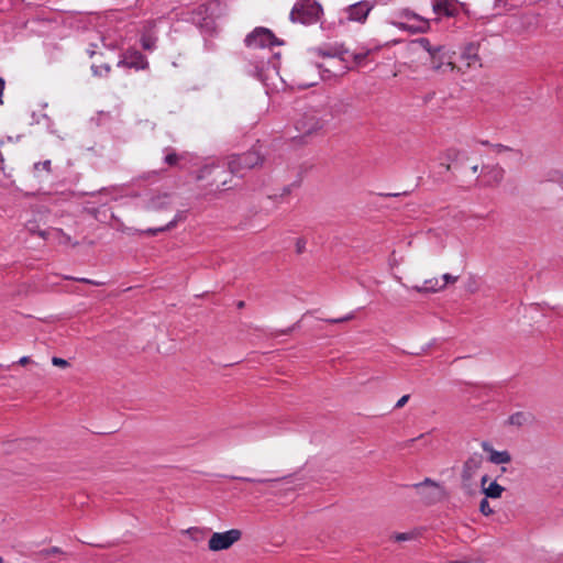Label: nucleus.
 Wrapping results in <instances>:
<instances>
[{
  "label": "nucleus",
  "mask_w": 563,
  "mask_h": 563,
  "mask_svg": "<svg viewBox=\"0 0 563 563\" xmlns=\"http://www.w3.org/2000/svg\"><path fill=\"white\" fill-rule=\"evenodd\" d=\"M263 163L264 156L255 147L245 153L233 154L228 157V168L230 173L240 177H243L247 170L262 166Z\"/></svg>",
  "instance_id": "obj_1"
},
{
  "label": "nucleus",
  "mask_w": 563,
  "mask_h": 563,
  "mask_svg": "<svg viewBox=\"0 0 563 563\" xmlns=\"http://www.w3.org/2000/svg\"><path fill=\"white\" fill-rule=\"evenodd\" d=\"M322 7L316 0H298L290 11L291 22L301 24H313L318 22Z\"/></svg>",
  "instance_id": "obj_2"
},
{
  "label": "nucleus",
  "mask_w": 563,
  "mask_h": 563,
  "mask_svg": "<svg viewBox=\"0 0 563 563\" xmlns=\"http://www.w3.org/2000/svg\"><path fill=\"white\" fill-rule=\"evenodd\" d=\"M324 126L325 120L320 118L316 111L305 112L295 123V128L301 136L318 135Z\"/></svg>",
  "instance_id": "obj_3"
},
{
  "label": "nucleus",
  "mask_w": 563,
  "mask_h": 563,
  "mask_svg": "<svg viewBox=\"0 0 563 563\" xmlns=\"http://www.w3.org/2000/svg\"><path fill=\"white\" fill-rule=\"evenodd\" d=\"M244 43L247 47L264 48L283 45V41L278 40L274 33L266 27H255L246 35Z\"/></svg>",
  "instance_id": "obj_4"
},
{
  "label": "nucleus",
  "mask_w": 563,
  "mask_h": 563,
  "mask_svg": "<svg viewBox=\"0 0 563 563\" xmlns=\"http://www.w3.org/2000/svg\"><path fill=\"white\" fill-rule=\"evenodd\" d=\"M412 487L417 490L422 501L428 505L439 503L445 497L444 487L431 478L413 484Z\"/></svg>",
  "instance_id": "obj_5"
},
{
  "label": "nucleus",
  "mask_w": 563,
  "mask_h": 563,
  "mask_svg": "<svg viewBox=\"0 0 563 563\" xmlns=\"http://www.w3.org/2000/svg\"><path fill=\"white\" fill-rule=\"evenodd\" d=\"M454 52L446 49L444 45H437L430 56L431 69L435 73L454 71L457 67L453 62Z\"/></svg>",
  "instance_id": "obj_6"
},
{
  "label": "nucleus",
  "mask_w": 563,
  "mask_h": 563,
  "mask_svg": "<svg viewBox=\"0 0 563 563\" xmlns=\"http://www.w3.org/2000/svg\"><path fill=\"white\" fill-rule=\"evenodd\" d=\"M483 464V455L479 453H473L470 455L466 461L463 463L461 479H462V488L470 493L472 489V481L476 475L477 471L481 468Z\"/></svg>",
  "instance_id": "obj_7"
},
{
  "label": "nucleus",
  "mask_w": 563,
  "mask_h": 563,
  "mask_svg": "<svg viewBox=\"0 0 563 563\" xmlns=\"http://www.w3.org/2000/svg\"><path fill=\"white\" fill-rule=\"evenodd\" d=\"M241 538L242 531L239 529H231L225 532H214L209 539L208 547L211 551L227 550Z\"/></svg>",
  "instance_id": "obj_8"
},
{
  "label": "nucleus",
  "mask_w": 563,
  "mask_h": 563,
  "mask_svg": "<svg viewBox=\"0 0 563 563\" xmlns=\"http://www.w3.org/2000/svg\"><path fill=\"white\" fill-rule=\"evenodd\" d=\"M118 66L140 70L146 69L148 67V62L141 52L126 51L122 58L118 62Z\"/></svg>",
  "instance_id": "obj_9"
},
{
  "label": "nucleus",
  "mask_w": 563,
  "mask_h": 563,
  "mask_svg": "<svg viewBox=\"0 0 563 563\" xmlns=\"http://www.w3.org/2000/svg\"><path fill=\"white\" fill-rule=\"evenodd\" d=\"M373 9V4L368 1H360L351 4L347 9V20L363 23L367 19L368 13Z\"/></svg>",
  "instance_id": "obj_10"
},
{
  "label": "nucleus",
  "mask_w": 563,
  "mask_h": 563,
  "mask_svg": "<svg viewBox=\"0 0 563 563\" xmlns=\"http://www.w3.org/2000/svg\"><path fill=\"white\" fill-rule=\"evenodd\" d=\"M172 205L170 194L164 192L152 196L145 203L144 208L147 211L158 212L168 209Z\"/></svg>",
  "instance_id": "obj_11"
},
{
  "label": "nucleus",
  "mask_w": 563,
  "mask_h": 563,
  "mask_svg": "<svg viewBox=\"0 0 563 563\" xmlns=\"http://www.w3.org/2000/svg\"><path fill=\"white\" fill-rule=\"evenodd\" d=\"M479 46V42H470L464 45L461 57L466 62L467 67H472L477 64L481 66V58L478 55Z\"/></svg>",
  "instance_id": "obj_12"
},
{
  "label": "nucleus",
  "mask_w": 563,
  "mask_h": 563,
  "mask_svg": "<svg viewBox=\"0 0 563 563\" xmlns=\"http://www.w3.org/2000/svg\"><path fill=\"white\" fill-rule=\"evenodd\" d=\"M482 449L489 453V462L493 464H507L511 462V455L508 451H496L487 441L482 442Z\"/></svg>",
  "instance_id": "obj_13"
},
{
  "label": "nucleus",
  "mask_w": 563,
  "mask_h": 563,
  "mask_svg": "<svg viewBox=\"0 0 563 563\" xmlns=\"http://www.w3.org/2000/svg\"><path fill=\"white\" fill-rule=\"evenodd\" d=\"M540 18L534 12H526L519 16V30L522 32H533L539 27Z\"/></svg>",
  "instance_id": "obj_14"
},
{
  "label": "nucleus",
  "mask_w": 563,
  "mask_h": 563,
  "mask_svg": "<svg viewBox=\"0 0 563 563\" xmlns=\"http://www.w3.org/2000/svg\"><path fill=\"white\" fill-rule=\"evenodd\" d=\"M155 24L153 22H148L145 26L144 32L141 36V46L145 51H154L156 48L157 36L154 32Z\"/></svg>",
  "instance_id": "obj_15"
},
{
  "label": "nucleus",
  "mask_w": 563,
  "mask_h": 563,
  "mask_svg": "<svg viewBox=\"0 0 563 563\" xmlns=\"http://www.w3.org/2000/svg\"><path fill=\"white\" fill-rule=\"evenodd\" d=\"M533 422L534 416L529 411H517L508 418V423L518 428L532 424Z\"/></svg>",
  "instance_id": "obj_16"
},
{
  "label": "nucleus",
  "mask_w": 563,
  "mask_h": 563,
  "mask_svg": "<svg viewBox=\"0 0 563 563\" xmlns=\"http://www.w3.org/2000/svg\"><path fill=\"white\" fill-rule=\"evenodd\" d=\"M432 8L437 14H444L446 16H453L457 12L452 0H434Z\"/></svg>",
  "instance_id": "obj_17"
},
{
  "label": "nucleus",
  "mask_w": 563,
  "mask_h": 563,
  "mask_svg": "<svg viewBox=\"0 0 563 563\" xmlns=\"http://www.w3.org/2000/svg\"><path fill=\"white\" fill-rule=\"evenodd\" d=\"M185 219H186V211H178L176 213L175 218L172 221H169L166 225L161 227V228H150V229L143 231V233L148 234V235H156L157 233L172 230L173 228H175L177 225L178 222L184 221Z\"/></svg>",
  "instance_id": "obj_18"
},
{
  "label": "nucleus",
  "mask_w": 563,
  "mask_h": 563,
  "mask_svg": "<svg viewBox=\"0 0 563 563\" xmlns=\"http://www.w3.org/2000/svg\"><path fill=\"white\" fill-rule=\"evenodd\" d=\"M166 155L164 162L170 167L184 168L183 162L186 159L184 154L176 153L173 148H165Z\"/></svg>",
  "instance_id": "obj_19"
},
{
  "label": "nucleus",
  "mask_w": 563,
  "mask_h": 563,
  "mask_svg": "<svg viewBox=\"0 0 563 563\" xmlns=\"http://www.w3.org/2000/svg\"><path fill=\"white\" fill-rule=\"evenodd\" d=\"M445 288V284H441L440 279L431 278L424 280L422 286H413L412 289L418 292H435Z\"/></svg>",
  "instance_id": "obj_20"
},
{
  "label": "nucleus",
  "mask_w": 563,
  "mask_h": 563,
  "mask_svg": "<svg viewBox=\"0 0 563 563\" xmlns=\"http://www.w3.org/2000/svg\"><path fill=\"white\" fill-rule=\"evenodd\" d=\"M505 492V487L499 485L496 481L489 483L487 487H484V495L486 498H500L503 493Z\"/></svg>",
  "instance_id": "obj_21"
},
{
  "label": "nucleus",
  "mask_w": 563,
  "mask_h": 563,
  "mask_svg": "<svg viewBox=\"0 0 563 563\" xmlns=\"http://www.w3.org/2000/svg\"><path fill=\"white\" fill-rule=\"evenodd\" d=\"M349 51L344 48L343 45L331 47L328 51H323L321 48L318 49V54L323 57H334L339 56L341 59H344V55L347 54Z\"/></svg>",
  "instance_id": "obj_22"
},
{
  "label": "nucleus",
  "mask_w": 563,
  "mask_h": 563,
  "mask_svg": "<svg viewBox=\"0 0 563 563\" xmlns=\"http://www.w3.org/2000/svg\"><path fill=\"white\" fill-rule=\"evenodd\" d=\"M483 169H489L488 170L489 184L497 185L504 178L505 170L499 166H493V167L484 166Z\"/></svg>",
  "instance_id": "obj_23"
},
{
  "label": "nucleus",
  "mask_w": 563,
  "mask_h": 563,
  "mask_svg": "<svg viewBox=\"0 0 563 563\" xmlns=\"http://www.w3.org/2000/svg\"><path fill=\"white\" fill-rule=\"evenodd\" d=\"M411 18L416 19L419 21V24H416V25H409L407 26V29L410 31V32H413V33H424L429 30L430 27V24H429V21L428 20H424L422 18H420L418 14L416 13H411Z\"/></svg>",
  "instance_id": "obj_24"
},
{
  "label": "nucleus",
  "mask_w": 563,
  "mask_h": 563,
  "mask_svg": "<svg viewBox=\"0 0 563 563\" xmlns=\"http://www.w3.org/2000/svg\"><path fill=\"white\" fill-rule=\"evenodd\" d=\"M91 70H92L95 76L103 77V76H108L109 75V73L111 70V67L107 63H103V64H100V65L92 64L91 65Z\"/></svg>",
  "instance_id": "obj_25"
},
{
  "label": "nucleus",
  "mask_w": 563,
  "mask_h": 563,
  "mask_svg": "<svg viewBox=\"0 0 563 563\" xmlns=\"http://www.w3.org/2000/svg\"><path fill=\"white\" fill-rule=\"evenodd\" d=\"M412 45H418L420 46L421 48H423L426 52L429 53V55L432 53L433 49L437 48V46H433L429 38L427 37H419V38H416L411 42Z\"/></svg>",
  "instance_id": "obj_26"
},
{
  "label": "nucleus",
  "mask_w": 563,
  "mask_h": 563,
  "mask_svg": "<svg viewBox=\"0 0 563 563\" xmlns=\"http://www.w3.org/2000/svg\"><path fill=\"white\" fill-rule=\"evenodd\" d=\"M462 155L465 156V154L462 151L454 147L448 148L443 154L444 158L448 162H456Z\"/></svg>",
  "instance_id": "obj_27"
},
{
  "label": "nucleus",
  "mask_w": 563,
  "mask_h": 563,
  "mask_svg": "<svg viewBox=\"0 0 563 563\" xmlns=\"http://www.w3.org/2000/svg\"><path fill=\"white\" fill-rule=\"evenodd\" d=\"M523 1L525 0H495V7L508 10V9L517 7L519 3L523 2Z\"/></svg>",
  "instance_id": "obj_28"
},
{
  "label": "nucleus",
  "mask_w": 563,
  "mask_h": 563,
  "mask_svg": "<svg viewBox=\"0 0 563 563\" xmlns=\"http://www.w3.org/2000/svg\"><path fill=\"white\" fill-rule=\"evenodd\" d=\"M479 511L486 517L492 516L495 512L486 496L479 503Z\"/></svg>",
  "instance_id": "obj_29"
},
{
  "label": "nucleus",
  "mask_w": 563,
  "mask_h": 563,
  "mask_svg": "<svg viewBox=\"0 0 563 563\" xmlns=\"http://www.w3.org/2000/svg\"><path fill=\"white\" fill-rule=\"evenodd\" d=\"M354 317H355L354 313L351 312L341 318H329V319H324L323 321H325L327 323H330V324H336V323L350 321V320L354 319Z\"/></svg>",
  "instance_id": "obj_30"
},
{
  "label": "nucleus",
  "mask_w": 563,
  "mask_h": 563,
  "mask_svg": "<svg viewBox=\"0 0 563 563\" xmlns=\"http://www.w3.org/2000/svg\"><path fill=\"white\" fill-rule=\"evenodd\" d=\"M63 553L62 549L58 547H52L49 549H44L38 552V555L42 558H48L54 554H60Z\"/></svg>",
  "instance_id": "obj_31"
},
{
  "label": "nucleus",
  "mask_w": 563,
  "mask_h": 563,
  "mask_svg": "<svg viewBox=\"0 0 563 563\" xmlns=\"http://www.w3.org/2000/svg\"><path fill=\"white\" fill-rule=\"evenodd\" d=\"M51 161L49 159H46L44 162H37L34 164L33 168L35 172H38L41 169L47 172V173H51L52 168H51Z\"/></svg>",
  "instance_id": "obj_32"
},
{
  "label": "nucleus",
  "mask_w": 563,
  "mask_h": 563,
  "mask_svg": "<svg viewBox=\"0 0 563 563\" xmlns=\"http://www.w3.org/2000/svg\"><path fill=\"white\" fill-rule=\"evenodd\" d=\"M369 52H371L369 49H366L364 52L353 53L352 58L357 65H361L366 59Z\"/></svg>",
  "instance_id": "obj_33"
},
{
  "label": "nucleus",
  "mask_w": 563,
  "mask_h": 563,
  "mask_svg": "<svg viewBox=\"0 0 563 563\" xmlns=\"http://www.w3.org/2000/svg\"><path fill=\"white\" fill-rule=\"evenodd\" d=\"M492 148L497 153V154H500V153H504V152H515L514 148L507 146V145H504V144H493L492 145ZM517 154H521L519 151H516Z\"/></svg>",
  "instance_id": "obj_34"
},
{
  "label": "nucleus",
  "mask_w": 563,
  "mask_h": 563,
  "mask_svg": "<svg viewBox=\"0 0 563 563\" xmlns=\"http://www.w3.org/2000/svg\"><path fill=\"white\" fill-rule=\"evenodd\" d=\"M231 479L242 481V482H250V483H266V482H273L274 479H255L250 477H241V476H231Z\"/></svg>",
  "instance_id": "obj_35"
},
{
  "label": "nucleus",
  "mask_w": 563,
  "mask_h": 563,
  "mask_svg": "<svg viewBox=\"0 0 563 563\" xmlns=\"http://www.w3.org/2000/svg\"><path fill=\"white\" fill-rule=\"evenodd\" d=\"M52 363L54 366H58V367H63V368H66L69 366V363L67 360L65 358H62V357H57V356H54L52 358Z\"/></svg>",
  "instance_id": "obj_36"
},
{
  "label": "nucleus",
  "mask_w": 563,
  "mask_h": 563,
  "mask_svg": "<svg viewBox=\"0 0 563 563\" xmlns=\"http://www.w3.org/2000/svg\"><path fill=\"white\" fill-rule=\"evenodd\" d=\"M306 243H307V242H306V240H305V239H302V238H300V239H298V240H297V242H296V252H297L298 254H301V253H303V252H305V250H306Z\"/></svg>",
  "instance_id": "obj_37"
},
{
  "label": "nucleus",
  "mask_w": 563,
  "mask_h": 563,
  "mask_svg": "<svg viewBox=\"0 0 563 563\" xmlns=\"http://www.w3.org/2000/svg\"><path fill=\"white\" fill-rule=\"evenodd\" d=\"M214 169V167L206 166L202 169H200L199 175L197 176V179L200 180L205 178L207 175L211 174V172Z\"/></svg>",
  "instance_id": "obj_38"
},
{
  "label": "nucleus",
  "mask_w": 563,
  "mask_h": 563,
  "mask_svg": "<svg viewBox=\"0 0 563 563\" xmlns=\"http://www.w3.org/2000/svg\"><path fill=\"white\" fill-rule=\"evenodd\" d=\"M457 279H459L457 276H453V275L446 273L442 276V280H443L442 284H445V286H446L449 283H455Z\"/></svg>",
  "instance_id": "obj_39"
},
{
  "label": "nucleus",
  "mask_w": 563,
  "mask_h": 563,
  "mask_svg": "<svg viewBox=\"0 0 563 563\" xmlns=\"http://www.w3.org/2000/svg\"><path fill=\"white\" fill-rule=\"evenodd\" d=\"M410 396L409 395H404L395 405V408L396 409H400L402 408L407 401L409 400Z\"/></svg>",
  "instance_id": "obj_40"
},
{
  "label": "nucleus",
  "mask_w": 563,
  "mask_h": 563,
  "mask_svg": "<svg viewBox=\"0 0 563 563\" xmlns=\"http://www.w3.org/2000/svg\"><path fill=\"white\" fill-rule=\"evenodd\" d=\"M74 279L78 280V282H81V283L96 285V286L102 285V283L93 282V280H90V279H87V278H74Z\"/></svg>",
  "instance_id": "obj_41"
},
{
  "label": "nucleus",
  "mask_w": 563,
  "mask_h": 563,
  "mask_svg": "<svg viewBox=\"0 0 563 563\" xmlns=\"http://www.w3.org/2000/svg\"><path fill=\"white\" fill-rule=\"evenodd\" d=\"M395 539L397 541H406V540H409L410 539V534L408 533H398Z\"/></svg>",
  "instance_id": "obj_42"
},
{
  "label": "nucleus",
  "mask_w": 563,
  "mask_h": 563,
  "mask_svg": "<svg viewBox=\"0 0 563 563\" xmlns=\"http://www.w3.org/2000/svg\"><path fill=\"white\" fill-rule=\"evenodd\" d=\"M487 482H488V475L482 476V478H481L482 493H484V487H487V485H486Z\"/></svg>",
  "instance_id": "obj_43"
},
{
  "label": "nucleus",
  "mask_w": 563,
  "mask_h": 563,
  "mask_svg": "<svg viewBox=\"0 0 563 563\" xmlns=\"http://www.w3.org/2000/svg\"><path fill=\"white\" fill-rule=\"evenodd\" d=\"M30 361H31V360H30V357H29V356H23V357H21V358L18 361V364H20V365L24 366V365L29 364V363H30Z\"/></svg>",
  "instance_id": "obj_44"
},
{
  "label": "nucleus",
  "mask_w": 563,
  "mask_h": 563,
  "mask_svg": "<svg viewBox=\"0 0 563 563\" xmlns=\"http://www.w3.org/2000/svg\"><path fill=\"white\" fill-rule=\"evenodd\" d=\"M423 437H424V435H423V434H421V435H419V437L417 438V440L422 439ZM415 441H416V439H410V440L406 441V442L404 443V445H402V446H404V448H407V446L411 445Z\"/></svg>",
  "instance_id": "obj_45"
},
{
  "label": "nucleus",
  "mask_w": 563,
  "mask_h": 563,
  "mask_svg": "<svg viewBox=\"0 0 563 563\" xmlns=\"http://www.w3.org/2000/svg\"><path fill=\"white\" fill-rule=\"evenodd\" d=\"M3 89H4V80L2 78H0V98H2ZM1 103H2V99H0V104Z\"/></svg>",
  "instance_id": "obj_46"
},
{
  "label": "nucleus",
  "mask_w": 563,
  "mask_h": 563,
  "mask_svg": "<svg viewBox=\"0 0 563 563\" xmlns=\"http://www.w3.org/2000/svg\"><path fill=\"white\" fill-rule=\"evenodd\" d=\"M206 11H207V9L205 8V5H200V7L198 8V10H197V14H199V15H200V14L205 13Z\"/></svg>",
  "instance_id": "obj_47"
},
{
  "label": "nucleus",
  "mask_w": 563,
  "mask_h": 563,
  "mask_svg": "<svg viewBox=\"0 0 563 563\" xmlns=\"http://www.w3.org/2000/svg\"><path fill=\"white\" fill-rule=\"evenodd\" d=\"M236 307H238L239 309H242V308H244V307H245V302H244V301H242V300H240V301H238V302H236Z\"/></svg>",
  "instance_id": "obj_48"
},
{
  "label": "nucleus",
  "mask_w": 563,
  "mask_h": 563,
  "mask_svg": "<svg viewBox=\"0 0 563 563\" xmlns=\"http://www.w3.org/2000/svg\"><path fill=\"white\" fill-rule=\"evenodd\" d=\"M441 166H443L446 172H449L451 169V165L449 163L448 164L442 163Z\"/></svg>",
  "instance_id": "obj_49"
},
{
  "label": "nucleus",
  "mask_w": 563,
  "mask_h": 563,
  "mask_svg": "<svg viewBox=\"0 0 563 563\" xmlns=\"http://www.w3.org/2000/svg\"><path fill=\"white\" fill-rule=\"evenodd\" d=\"M479 143H481L482 145L490 146V147H492V145H493V144H490L488 141H481Z\"/></svg>",
  "instance_id": "obj_50"
},
{
  "label": "nucleus",
  "mask_w": 563,
  "mask_h": 563,
  "mask_svg": "<svg viewBox=\"0 0 563 563\" xmlns=\"http://www.w3.org/2000/svg\"><path fill=\"white\" fill-rule=\"evenodd\" d=\"M88 54L90 57H93L97 53L93 49H88Z\"/></svg>",
  "instance_id": "obj_51"
},
{
  "label": "nucleus",
  "mask_w": 563,
  "mask_h": 563,
  "mask_svg": "<svg viewBox=\"0 0 563 563\" xmlns=\"http://www.w3.org/2000/svg\"><path fill=\"white\" fill-rule=\"evenodd\" d=\"M472 172H473L474 174H476V173L478 172V165H474V166L472 167Z\"/></svg>",
  "instance_id": "obj_52"
},
{
  "label": "nucleus",
  "mask_w": 563,
  "mask_h": 563,
  "mask_svg": "<svg viewBox=\"0 0 563 563\" xmlns=\"http://www.w3.org/2000/svg\"><path fill=\"white\" fill-rule=\"evenodd\" d=\"M38 235L45 239L46 232H38Z\"/></svg>",
  "instance_id": "obj_53"
},
{
  "label": "nucleus",
  "mask_w": 563,
  "mask_h": 563,
  "mask_svg": "<svg viewBox=\"0 0 563 563\" xmlns=\"http://www.w3.org/2000/svg\"><path fill=\"white\" fill-rule=\"evenodd\" d=\"M3 164V156H2V153L0 152V165Z\"/></svg>",
  "instance_id": "obj_54"
},
{
  "label": "nucleus",
  "mask_w": 563,
  "mask_h": 563,
  "mask_svg": "<svg viewBox=\"0 0 563 563\" xmlns=\"http://www.w3.org/2000/svg\"><path fill=\"white\" fill-rule=\"evenodd\" d=\"M560 185H561V187L563 188V175H562V177H561V179H560Z\"/></svg>",
  "instance_id": "obj_55"
},
{
  "label": "nucleus",
  "mask_w": 563,
  "mask_h": 563,
  "mask_svg": "<svg viewBox=\"0 0 563 563\" xmlns=\"http://www.w3.org/2000/svg\"><path fill=\"white\" fill-rule=\"evenodd\" d=\"M203 20L206 21L205 25L208 26L210 23L206 19Z\"/></svg>",
  "instance_id": "obj_56"
},
{
  "label": "nucleus",
  "mask_w": 563,
  "mask_h": 563,
  "mask_svg": "<svg viewBox=\"0 0 563 563\" xmlns=\"http://www.w3.org/2000/svg\"><path fill=\"white\" fill-rule=\"evenodd\" d=\"M0 563H3V559L0 556Z\"/></svg>",
  "instance_id": "obj_57"
}]
</instances>
